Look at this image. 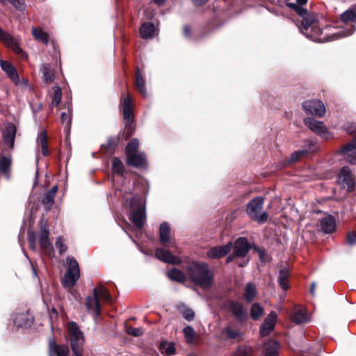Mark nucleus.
<instances>
[{
	"label": "nucleus",
	"mask_w": 356,
	"mask_h": 356,
	"mask_svg": "<svg viewBox=\"0 0 356 356\" xmlns=\"http://www.w3.org/2000/svg\"><path fill=\"white\" fill-rule=\"evenodd\" d=\"M308 0H296V3L287 2L286 6L294 10L300 17H302L301 32L308 38L318 42L333 41L351 35L356 29L355 25L351 24L348 28L331 35H323V29L318 26L316 16L311 14L302 6L307 4Z\"/></svg>",
	"instance_id": "nucleus-1"
},
{
	"label": "nucleus",
	"mask_w": 356,
	"mask_h": 356,
	"mask_svg": "<svg viewBox=\"0 0 356 356\" xmlns=\"http://www.w3.org/2000/svg\"><path fill=\"white\" fill-rule=\"evenodd\" d=\"M186 270L190 280L202 289H209L214 284V273L209 265L204 261L188 264Z\"/></svg>",
	"instance_id": "nucleus-2"
},
{
	"label": "nucleus",
	"mask_w": 356,
	"mask_h": 356,
	"mask_svg": "<svg viewBox=\"0 0 356 356\" xmlns=\"http://www.w3.org/2000/svg\"><path fill=\"white\" fill-rule=\"evenodd\" d=\"M121 103L122 105L123 120L125 122L124 128L121 130L118 136L122 141L128 140L135 133L136 128L133 124L134 120V105L132 98L129 92H123L121 95Z\"/></svg>",
	"instance_id": "nucleus-3"
},
{
	"label": "nucleus",
	"mask_w": 356,
	"mask_h": 356,
	"mask_svg": "<svg viewBox=\"0 0 356 356\" xmlns=\"http://www.w3.org/2000/svg\"><path fill=\"white\" fill-rule=\"evenodd\" d=\"M92 296H88L86 298V307L88 312H93L95 318H99L102 314V305L100 304L99 298H102L106 302H111L112 298L109 291L99 284L92 290Z\"/></svg>",
	"instance_id": "nucleus-4"
},
{
	"label": "nucleus",
	"mask_w": 356,
	"mask_h": 356,
	"mask_svg": "<svg viewBox=\"0 0 356 356\" xmlns=\"http://www.w3.org/2000/svg\"><path fill=\"white\" fill-rule=\"evenodd\" d=\"M68 334L72 351L74 356H82L84 335L76 322L71 321L67 325Z\"/></svg>",
	"instance_id": "nucleus-5"
},
{
	"label": "nucleus",
	"mask_w": 356,
	"mask_h": 356,
	"mask_svg": "<svg viewBox=\"0 0 356 356\" xmlns=\"http://www.w3.org/2000/svg\"><path fill=\"white\" fill-rule=\"evenodd\" d=\"M264 203L263 197H256L252 199L246 206V213L249 218L259 223H264L267 221L268 214L264 211L261 215L259 213L262 210Z\"/></svg>",
	"instance_id": "nucleus-6"
},
{
	"label": "nucleus",
	"mask_w": 356,
	"mask_h": 356,
	"mask_svg": "<svg viewBox=\"0 0 356 356\" xmlns=\"http://www.w3.org/2000/svg\"><path fill=\"white\" fill-rule=\"evenodd\" d=\"M130 207L135 208L130 218L133 224L138 229L143 228L146 219L145 206L143 204V198L134 196L130 201Z\"/></svg>",
	"instance_id": "nucleus-7"
},
{
	"label": "nucleus",
	"mask_w": 356,
	"mask_h": 356,
	"mask_svg": "<svg viewBox=\"0 0 356 356\" xmlns=\"http://www.w3.org/2000/svg\"><path fill=\"white\" fill-rule=\"evenodd\" d=\"M68 268L64 277L62 279V285L63 287H73L80 277L79 266L77 261L74 257L67 259Z\"/></svg>",
	"instance_id": "nucleus-8"
},
{
	"label": "nucleus",
	"mask_w": 356,
	"mask_h": 356,
	"mask_svg": "<svg viewBox=\"0 0 356 356\" xmlns=\"http://www.w3.org/2000/svg\"><path fill=\"white\" fill-rule=\"evenodd\" d=\"M39 244L45 254L49 257L54 256V249L49 240V225L42 220L40 223Z\"/></svg>",
	"instance_id": "nucleus-9"
},
{
	"label": "nucleus",
	"mask_w": 356,
	"mask_h": 356,
	"mask_svg": "<svg viewBox=\"0 0 356 356\" xmlns=\"http://www.w3.org/2000/svg\"><path fill=\"white\" fill-rule=\"evenodd\" d=\"M0 41L8 48L11 49L16 54L23 57L25 52L19 46V40L13 37L0 27Z\"/></svg>",
	"instance_id": "nucleus-10"
},
{
	"label": "nucleus",
	"mask_w": 356,
	"mask_h": 356,
	"mask_svg": "<svg viewBox=\"0 0 356 356\" xmlns=\"http://www.w3.org/2000/svg\"><path fill=\"white\" fill-rule=\"evenodd\" d=\"M302 109L307 115L323 117L325 113L323 103L318 99H310L302 102Z\"/></svg>",
	"instance_id": "nucleus-11"
},
{
	"label": "nucleus",
	"mask_w": 356,
	"mask_h": 356,
	"mask_svg": "<svg viewBox=\"0 0 356 356\" xmlns=\"http://www.w3.org/2000/svg\"><path fill=\"white\" fill-rule=\"evenodd\" d=\"M304 124L312 131L325 139L331 138V134L323 122L316 120L312 118L304 119Z\"/></svg>",
	"instance_id": "nucleus-12"
},
{
	"label": "nucleus",
	"mask_w": 356,
	"mask_h": 356,
	"mask_svg": "<svg viewBox=\"0 0 356 356\" xmlns=\"http://www.w3.org/2000/svg\"><path fill=\"white\" fill-rule=\"evenodd\" d=\"M339 182L348 192H353L355 188V181L351 170L348 166H343L338 175Z\"/></svg>",
	"instance_id": "nucleus-13"
},
{
	"label": "nucleus",
	"mask_w": 356,
	"mask_h": 356,
	"mask_svg": "<svg viewBox=\"0 0 356 356\" xmlns=\"http://www.w3.org/2000/svg\"><path fill=\"white\" fill-rule=\"evenodd\" d=\"M337 154L345 156L348 163L356 164V136L350 143L341 146Z\"/></svg>",
	"instance_id": "nucleus-14"
},
{
	"label": "nucleus",
	"mask_w": 356,
	"mask_h": 356,
	"mask_svg": "<svg viewBox=\"0 0 356 356\" xmlns=\"http://www.w3.org/2000/svg\"><path fill=\"white\" fill-rule=\"evenodd\" d=\"M229 310L235 319L240 323H243L248 318V312L241 303L235 300H229Z\"/></svg>",
	"instance_id": "nucleus-15"
},
{
	"label": "nucleus",
	"mask_w": 356,
	"mask_h": 356,
	"mask_svg": "<svg viewBox=\"0 0 356 356\" xmlns=\"http://www.w3.org/2000/svg\"><path fill=\"white\" fill-rule=\"evenodd\" d=\"M277 318V314L273 311L264 318L259 328V334L261 337L268 336L274 330Z\"/></svg>",
	"instance_id": "nucleus-16"
},
{
	"label": "nucleus",
	"mask_w": 356,
	"mask_h": 356,
	"mask_svg": "<svg viewBox=\"0 0 356 356\" xmlns=\"http://www.w3.org/2000/svg\"><path fill=\"white\" fill-rule=\"evenodd\" d=\"M156 257L166 264H179L181 263V259L179 257L174 255L169 250L166 248H157L155 250Z\"/></svg>",
	"instance_id": "nucleus-17"
},
{
	"label": "nucleus",
	"mask_w": 356,
	"mask_h": 356,
	"mask_svg": "<svg viewBox=\"0 0 356 356\" xmlns=\"http://www.w3.org/2000/svg\"><path fill=\"white\" fill-rule=\"evenodd\" d=\"M126 163L138 169L145 168L148 164L146 154L142 152L126 156Z\"/></svg>",
	"instance_id": "nucleus-18"
},
{
	"label": "nucleus",
	"mask_w": 356,
	"mask_h": 356,
	"mask_svg": "<svg viewBox=\"0 0 356 356\" xmlns=\"http://www.w3.org/2000/svg\"><path fill=\"white\" fill-rule=\"evenodd\" d=\"M233 252H234V255H236L237 257H245L249 251L252 248V246L248 243V241L245 237L238 238L234 243L233 245Z\"/></svg>",
	"instance_id": "nucleus-19"
},
{
	"label": "nucleus",
	"mask_w": 356,
	"mask_h": 356,
	"mask_svg": "<svg viewBox=\"0 0 356 356\" xmlns=\"http://www.w3.org/2000/svg\"><path fill=\"white\" fill-rule=\"evenodd\" d=\"M232 248V243L229 242L226 245L220 246H215L210 248L207 252V256L209 259H220L225 257L230 251Z\"/></svg>",
	"instance_id": "nucleus-20"
},
{
	"label": "nucleus",
	"mask_w": 356,
	"mask_h": 356,
	"mask_svg": "<svg viewBox=\"0 0 356 356\" xmlns=\"http://www.w3.org/2000/svg\"><path fill=\"white\" fill-rule=\"evenodd\" d=\"M159 239L161 243L165 248L175 246V243L170 238V227L167 222H163L160 225Z\"/></svg>",
	"instance_id": "nucleus-21"
},
{
	"label": "nucleus",
	"mask_w": 356,
	"mask_h": 356,
	"mask_svg": "<svg viewBox=\"0 0 356 356\" xmlns=\"http://www.w3.org/2000/svg\"><path fill=\"white\" fill-rule=\"evenodd\" d=\"M0 66L11 81L17 85L19 82V77L15 65L10 61L0 60Z\"/></svg>",
	"instance_id": "nucleus-22"
},
{
	"label": "nucleus",
	"mask_w": 356,
	"mask_h": 356,
	"mask_svg": "<svg viewBox=\"0 0 356 356\" xmlns=\"http://www.w3.org/2000/svg\"><path fill=\"white\" fill-rule=\"evenodd\" d=\"M281 348V344L276 340L266 341L263 346V354L264 356H278Z\"/></svg>",
	"instance_id": "nucleus-23"
},
{
	"label": "nucleus",
	"mask_w": 356,
	"mask_h": 356,
	"mask_svg": "<svg viewBox=\"0 0 356 356\" xmlns=\"http://www.w3.org/2000/svg\"><path fill=\"white\" fill-rule=\"evenodd\" d=\"M49 355L54 356H68L70 348L67 344H58L55 341L51 340L49 343Z\"/></svg>",
	"instance_id": "nucleus-24"
},
{
	"label": "nucleus",
	"mask_w": 356,
	"mask_h": 356,
	"mask_svg": "<svg viewBox=\"0 0 356 356\" xmlns=\"http://www.w3.org/2000/svg\"><path fill=\"white\" fill-rule=\"evenodd\" d=\"M123 143L121 138L118 136L109 137L106 143L102 145V149L107 154H112L114 153L116 147Z\"/></svg>",
	"instance_id": "nucleus-25"
},
{
	"label": "nucleus",
	"mask_w": 356,
	"mask_h": 356,
	"mask_svg": "<svg viewBox=\"0 0 356 356\" xmlns=\"http://www.w3.org/2000/svg\"><path fill=\"white\" fill-rule=\"evenodd\" d=\"M134 86L136 90L138 91V92L140 93L142 96L145 97H147V94L146 90L145 81L138 67H136L135 71Z\"/></svg>",
	"instance_id": "nucleus-26"
},
{
	"label": "nucleus",
	"mask_w": 356,
	"mask_h": 356,
	"mask_svg": "<svg viewBox=\"0 0 356 356\" xmlns=\"http://www.w3.org/2000/svg\"><path fill=\"white\" fill-rule=\"evenodd\" d=\"M322 231L325 234H332L336 229L335 218L332 216H327L321 220Z\"/></svg>",
	"instance_id": "nucleus-27"
},
{
	"label": "nucleus",
	"mask_w": 356,
	"mask_h": 356,
	"mask_svg": "<svg viewBox=\"0 0 356 356\" xmlns=\"http://www.w3.org/2000/svg\"><path fill=\"white\" fill-rule=\"evenodd\" d=\"M37 143L41 148L42 154L44 156H49L50 152L48 149V135L45 130H43L38 134Z\"/></svg>",
	"instance_id": "nucleus-28"
},
{
	"label": "nucleus",
	"mask_w": 356,
	"mask_h": 356,
	"mask_svg": "<svg viewBox=\"0 0 356 356\" xmlns=\"http://www.w3.org/2000/svg\"><path fill=\"white\" fill-rule=\"evenodd\" d=\"M340 19L346 24L349 23H356V4L351 6L348 10L343 12L340 15Z\"/></svg>",
	"instance_id": "nucleus-29"
},
{
	"label": "nucleus",
	"mask_w": 356,
	"mask_h": 356,
	"mask_svg": "<svg viewBox=\"0 0 356 356\" xmlns=\"http://www.w3.org/2000/svg\"><path fill=\"white\" fill-rule=\"evenodd\" d=\"M289 277H290V271L287 268H283L279 271V276L277 279V282L280 286L284 291H286L289 289Z\"/></svg>",
	"instance_id": "nucleus-30"
},
{
	"label": "nucleus",
	"mask_w": 356,
	"mask_h": 356,
	"mask_svg": "<svg viewBox=\"0 0 356 356\" xmlns=\"http://www.w3.org/2000/svg\"><path fill=\"white\" fill-rule=\"evenodd\" d=\"M256 286L252 282H248L244 289L243 298L247 303L252 302L257 296Z\"/></svg>",
	"instance_id": "nucleus-31"
},
{
	"label": "nucleus",
	"mask_w": 356,
	"mask_h": 356,
	"mask_svg": "<svg viewBox=\"0 0 356 356\" xmlns=\"http://www.w3.org/2000/svg\"><path fill=\"white\" fill-rule=\"evenodd\" d=\"M58 191V186H54L49 191H47L42 200V203L44 206L47 209H50V207L54 204V197Z\"/></svg>",
	"instance_id": "nucleus-32"
},
{
	"label": "nucleus",
	"mask_w": 356,
	"mask_h": 356,
	"mask_svg": "<svg viewBox=\"0 0 356 356\" xmlns=\"http://www.w3.org/2000/svg\"><path fill=\"white\" fill-rule=\"evenodd\" d=\"M31 33L35 40L47 44L49 41V36L41 28L32 27Z\"/></svg>",
	"instance_id": "nucleus-33"
},
{
	"label": "nucleus",
	"mask_w": 356,
	"mask_h": 356,
	"mask_svg": "<svg viewBox=\"0 0 356 356\" xmlns=\"http://www.w3.org/2000/svg\"><path fill=\"white\" fill-rule=\"evenodd\" d=\"M155 31V26L152 22H145L140 28L141 38L147 39L153 37Z\"/></svg>",
	"instance_id": "nucleus-34"
},
{
	"label": "nucleus",
	"mask_w": 356,
	"mask_h": 356,
	"mask_svg": "<svg viewBox=\"0 0 356 356\" xmlns=\"http://www.w3.org/2000/svg\"><path fill=\"white\" fill-rule=\"evenodd\" d=\"M159 351L165 356H170L175 353L176 348L174 343H169L167 341L161 342L159 346Z\"/></svg>",
	"instance_id": "nucleus-35"
},
{
	"label": "nucleus",
	"mask_w": 356,
	"mask_h": 356,
	"mask_svg": "<svg viewBox=\"0 0 356 356\" xmlns=\"http://www.w3.org/2000/svg\"><path fill=\"white\" fill-rule=\"evenodd\" d=\"M43 74V80L46 83H51L54 80V72L49 64H43L40 67Z\"/></svg>",
	"instance_id": "nucleus-36"
},
{
	"label": "nucleus",
	"mask_w": 356,
	"mask_h": 356,
	"mask_svg": "<svg viewBox=\"0 0 356 356\" xmlns=\"http://www.w3.org/2000/svg\"><path fill=\"white\" fill-rule=\"evenodd\" d=\"M168 276L171 280L177 282L179 283L183 284L186 280V275L182 271L176 268H172L168 273Z\"/></svg>",
	"instance_id": "nucleus-37"
},
{
	"label": "nucleus",
	"mask_w": 356,
	"mask_h": 356,
	"mask_svg": "<svg viewBox=\"0 0 356 356\" xmlns=\"http://www.w3.org/2000/svg\"><path fill=\"white\" fill-rule=\"evenodd\" d=\"M112 172L120 177H123L125 173V168L122 161L117 156H114L111 161Z\"/></svg>",
	"instance_id": "nucleus-38"
},
{
	"label": "nucleus",
	"mask_w": 356,
	"mask_h": 356,
	"mask_svg": "<svg viewBox=\"0 0 356 356\" xmlns=\"http://www.w3.org/2000/svg\"><path fill=\"white\" fill-rule=\"evenodd\" d=\"M264 314V309L262 306L258 303H253L250 307V316L254 321H258Z\"/></svg>",
	"instance_id": "nucleus-39"
},
{
	"label": "nucleus",
	"mask_w": 356,
	"mask_h": 356,
	"mask_svg": "<svg viewBox=\"0 0 356 356\" xmlns=\"http://www.w3.org/2000/svg\"><path fill=\"white\" fill-rule=\"evenodd\" d=\"M15 134L16 129L13 124L8 126L3 134V139L5 143L9 144L11 147H13L14 145Z\"/></svg>",
	"instance_id": "nucleus-40"
},
{
	"label": "nucleus",
	"mask_w": 356,
	"mask_h": 356,
	"mask_svg": "<svg viewBox=\"0 0 356 356\" xmlns=\"http://www.w3.org/2000/svg\"><path fill=\"white\" fill-rule=\"evenodd\" d=\"M222 334L225 335L227 339H236L242 335L239 329H234L231 326H227L222 330Z\"/></svg>",
	"instance_id": "nucleus-41"
},
{
	"label": "nucleus",
	"mask_w": 356,
	"mask_h": 356,
	"mask_svg": "<svg viewBox=\"0 0 356 356\" xmlns=\"http://www.w3.org/2000/svg\"><path fill=\"white\" fill-rule=\"evenodd\" d=\"M291 319L293 322L297 324H300L307 321V316L302 309H298L291 314Z\"/></svg>",
	"instance_id": "nucleus-42"
},
{
	"label": "nucleus",
	"mask_w": 356,
	"mask_h": 356,
	"mask_svg": "<svg viewBox=\"0 0 356 356\" xmlns=\"http://www.w3.org/2000/svg\"><path fill=\"white\" fill-rule=\"evenodd\" d=\"M139 141L137 138L131 139L125 148L126 156L139 153Z\"/></svg>",
	"instance_id": "nucleus-43"
},
{
	"label": "nucleus",
	"mask_w": 356,
	"mask_h": 356,
	"mask_svg": "<svg viewBox=\"0 0 356 356\" xmlns=\"http://www.w3.org/2000/svg\"><path fill=\"white\" fill-rule=\"evenodd\" d=\"M183 333L187 343H191L193 342L196 337V332L192 326L187 325L186 327H184L183 330Z\"/></svg>",
	"instance_id": "nucleus-44"
},
{
	"label": "nucleus",
	"mask_w": 356,
	"mask_h": 356,
	"mask_svg": "<svg viewBox=\"0 0 356 356\" xmlns=\"http://www.w3.org/2000/svg\"><path fill=\"white\" fill-rule=\"evenodd\" d=\"M8 2L19 11L25 10L26 5L24 0H0L2 4H6Z\"/></svg>",
	"instance_id": "nucleus-45"
},
{
	"label": "nucleus",
	"mask_w": 356,
	"mask_h": 356,
	"mask_svg": "<svg viewBox=\"0 0 356 356\" xmlns=\"http://www.w3.org/2000/svg\"><path fill=\"white\" fill-rule=\"evenodd\" d=\"M11 159L6 157L2 156L0 159V171L4 175L9 172L11 166Z\"/></svg>",
	"instance_id": "nucleus-46"
},
{
	"label": "nucleus",
	"mask_w": 356,
	"mask_h": 356,
	"mask_svg": "<svg viewBox=\"0 0 356 356\" xmlns=\"http://www.w3.org/2000/svg\"><path fill=\"white\" fill-rule=\"evenodd\" d=\"M253 350L251 347L243 346H239L231 356H251Z\"/></svg>",
	"instance_id": "nucleus-47"
},
{
	"label": "nucleus",
	"mask_w": 356,
	"mask_h": 356,
	"mask_svg": "<svg viewBox=\"0 0 356 356\" xmlns=\"http://www.w3.org/2000/svg\"><path fill=\"white\" fill-rule=\"evenodd\" d=\"M15 323L19 327L31 326L33 324V320H30L24 314L19 315L15 319Z\"/></svg>",
	"instance_id": "nucleus-48"
},
{
	"label": "nucleus",
	"mask_w": 356,
	"mask_h": 356,
	"mask_svg": "<svg viewBox=\"0 0 356 356\" xmlns=\"http://www.w3.org/2000/svg\"><path fill=\"white\" fill-rule=\"evenodd\" d=\"M308 154L307 150H298L293 152L288 160L289 163H293L298 161L301 158L305 156Z\"/></svg>",
	"instance_id": "nucleus-49"
},
{
	"label": "nucleus",
	"mask_w": 356,
	"mask_h": 356,
	"mask_svg": "<svg viewBox=\"0 0 356 356\" xmlns=\"http://www.w3.org/2000/svg\"><path fill=\"white\" fill-rule=\"evenodd\" d=\"M62 99V90L59 86L54 88L53 100L51 102L52 106L57 107L60 104Z\"/></svg>",
	"instance_id": "nucleus-50"
},
{
	"label": "nucleus",
	"mask_w": 356,
	"mask_h": 356,
	"mask_svg": "<svg viewBox=\"0 0 356 356\" xmlns=\"http://www.w3.org/2000/svg\"><path fill=\"white\" fill-rule=\"evenodd\" d=\"M252 249L254 252L258 253L259 259L261 262L266 263L269 261L268 255L264 248H261L259 246L254 245L252 246Z\"/></svg>",
	"instance_id": "nucleus-51"
},
{
	"label": "nucleus",
	"mask_w": 356,
	"mask_h": 356,
	"mask_svg": "<svg viewBox=\"0 0 356 356\" xmlns=\"http://www.w3.org/2000/svg\"><path fill=\"white\" fill-rule=\"evenodd\" d=\"M65 241L62 236L58 237L56 241V247L58 250V252L60 255H62L66 250H67V246L65 244Z\"/></svg>",
	"instance_id": "nucleus-52"
},
{
	"label": "nucleus",
	"mask_w": 356,
	"mask_h": 356,
	"mask_svg": "<svg viewBox=\"0 0 356 356\" xmlns=\"http://www.w3.org/2000/svg\"><path fill=\"white\" fill-rule=\"evenodd\" d=\"M126 332L133 337H140L143 334V331L140 328H136L131 325L125 326Z\"/></svg>",
	"instance_id": "nucleus-53"
},
{
	"label": "nucleus",
	"mask_w": 356,
	"mask_h": 356,
	"mask_svg": "<svg viewBox=\"0 0 356 356\" xmlns=\"http://www.w3.org/2000/svg\"><path fill=\"white\" fill-rule=\"evenodd\" d=\"M181 314L182 316L188 321H192L195 319V312L191 308H184V309L181 312Z\"/></svg>",
	"instance_id": "nucleus-54"
},
{
	"label": "nucleus",
	"mask_w": 356,
	"mask_h": 356,
	"mask_svg": "<svg viewBox=\"0 0 356 356\" xmlns=\"http://www.w3.org/2000/svg\"><path fill=\"white\" fill-rule=\"evenodd\" d=\"M346 242L350 245L356 244V233L350 232L346 235Z\"/></svg>",
	"instance_id": "nucleus-55"
},
{
	"label": "nucleus",
	"mask_w": 356,
	"mask_h": 356,
	"mask_svg": "<svg viewBox=\"0 0 356 356\" xmlns=\"http://www.w3.org/2000/svg\"><path fill=\"white\" fill-rule=\"evenodd\" d=\"M190 1H191L193 5L194 6V7H195V8H200V7L204 6L209 1V0H190Z\"/></svg>",
	"instance_id": "nucleus-56"
},
{
	"label": "nucleus",
	"mask_w": 356,
	"mask_h": 356,
	"mask_svg": "<svg viewBox=\"0 0 356 356\" xmlns=\"http://www.w3.org/2000/svg\"><path fill=\"white\" fill-rule=\"evenodd\" d=\"M183 34L186 38L191 37V28L189 25H184L183 26Z\"/></svg>",
	"instance_id": "nucleus-57"
},
{
	"label": "nucleus",
	"mask_w": 356,
	"mask_h": 356,
	"mask_svg": "<svg viewBox=\"0 0 356 356\" xmlns=\"http://www.w3.org/2000/svg\"><path fill=\"white\" fill-rule=\"evenodd\" d=\"M36 241V234L35 232L32 230L28 231V243L29 242H33Z\"/></svg>",
	"instance_id": "nucleus-58"
},
{
	"label": "nucleus",
	"mask_w": 356,
	"mask_h": 356,
	"mask_svg": "<svg viewBox=\"0 0 356 356\" xmlns=\"http://www.w3.org/2000/svg\"><path fill=\"white\" fill-rule=\"evenodd\" d=\"M49 315L51 321L53 320L54 318L56 319L58 317V312L55 307H52L49 310Z\"/></svg>",
	"instance_id": "nucleus-59"
},
{
	"label": "nucleus",
	"mask_w": 356,
	"mask_h": 356,
	"mask_svg": "<svg viewBox=\"0 0 356 356\" xmlns=\"http://www.w3.org/2000/svg\"><path fill=\"white\" fill-rule=\"evenodd\" d=\"M60 120L63 123L67 122V124H71V119L67 116V115L65 112H63L61 113Z\"/></svg>",
	"instance_id": "nucleus-60"
},
{
	"label": "nucleus",
	"mask_w": 356,
	"mask_h": 356,
	"mask_svg": "<svg viewBox=\"0 0 356 356\" xmlns=\"http://www.w3.org/2000/svg\"><path fill=\"white\" fill-rule=\"evenodd\" d=\"M237 257L236 255H234V252H233V253L230 255H229L227 258H226V264H228L229 263H231L232 261H234V259Z\"/></svg>",
	"instance_id": "nucleus-61"
},
{
	"label": "nucleus",
	"mask_w": 356,
	"mask_h": 356,
	"mask_svg": "<svg viewBox=\"0 0 356 356\" xmlns=\"http://www.w3.org/2000/svg\"><path fill=\"white\" fill-rule=\"evenodd\" d=\"M315 289H316V284L314 282L312 283L309 289V292L312 296H315Z\"/></svg>",
	"instance_id": "nucleus-62"
},
{
	"label": "nucleus",
	"mask_w": 356,
	"mask_h": 356,
	"mask_svg": "<svg viewBox=\"0 0 356 356\" xmlns=\"http://www.w3.org/2000/svg\"><path fill=\"white\" fill-rule=\"evenodd\" d=\"M29 248L35 250H36V241L29 242Z\"/></svg>",
	"instance_id": "nucleus-63"
},
{
	"label": "nucleus",
	"mask_w": 356,
	"mask_h": 356,
	"mask_svg": "<svg viewBox=\"0 0 356 356\" xmlns=\"http://www.w3.org/2000/svg\"><path fill=\"white\" fill-rule=\"evenodd\" d=\"M152 1L159 6H163L165 0H152Z\"/></svg>",
	"instance_id": "nucleus-64"
}]
</instances>
